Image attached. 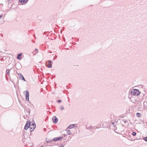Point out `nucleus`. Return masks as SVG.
<instances>
[{
  "instance_id": "1",
  "label": "nucleus",
  "mask_w": 147,
  "mask_h": 147,
  "mask_svg": "<svg viewBox=\"0 0 147 147\" xmlns=\"http://www.w3.org/2000/svg\"><path fill=\"white\" fill-rule=\"evenodd\" d=\"M131 93L133 95L138 96L140 94V92L139 91L138 89H132L131 91Z\"/></svg>"
},
{
  "instance_id": "2",
  "label": "nucleus",
  "mask_w": 147,
  "mask_h": 147,
  "mask_svg": "<svg viewBox=\"0 0 147 147\" xmlns=\"http://www.w3.org/2000/svg\"><path fill=\"white\" fill-rule=\"evenodd\" d=\"M31 122L30 121H27V122L25 125L24 129L26 130L28 129L30 126V125H31Z\"/></svg>"
},
{
  "instance_id": "3",
  "label": "nucleus",
  "mask_w": 147,
  "mask_h": 147,
  "mask_svg": "<svg viewBox=\"0 0 147 147\" xmlns=\"http://www.w3.org/2000/svg\"><path fill=\"white\" fill-rule=\"evenodd\" d=\"M26 93V100L28 101L29 100V93L28 90H26L24 92Z\"/></svg>"
},
{
  "instance_id": "4",
  "label": "nucleus",
  "mask_w": 147,
  "mask_h": 147,
  "mask_svg": "<svg viewBox=\"0 0 147 147\" xmlns=\"http://www.w3.org/2000/svg\"><path fill=\"white\" fill-rule=\"evenodd\" d=\"M63 137H55L54 138L53 140V141L57 142L59 140H61L63 139Z\"/></svg>"
},
{
  "instance_id": "5",
  "label": "nucleus",
  "mask_w": 147,
  "mask_h": 147,
  "mask_svg": "<svg viewBox=\"0 0 147 147\" xmlns=\"http://www.w3.org/2000/svg\"><path fill=\"white\" fill-rule=\"evenodd\" d=\"M52 120L55 124L57 123L58 121V118L55 116H54L52 118Z\"/></svg>"
},
{
  "instance_id": "6",
  "label": "nucleus",
  "mask_w": 147,
  "mask_h": 147,
  "mask_svg": "<svg viewBox=\"0 0 147 147\" xmlns=\"http://www.w3.org/2000/svg\"><path fill=\"white\" fill-rule=\"evenodd\" d=\"M136 106L137 107V109L138 110H140L141 109L142 107V104H141V103L140 102H138L136 104Z\"/></svg>"
},
{
  "instance_id": "7",
  "label": "nucleus",
  "mask_w": 147,
  "mask_h": 147,
  "mask_svg": "<svg viewBox=\"0 0 147 147\" xmlns=\"http://www.w3.org/2000/svg\"><path fill=\"white\" fill-rule=\"evenodd\" d=\"M29 127L30 128V129L29 131L30 133V135H31V132L33 131L35 129H34V127H33L31 125H30V126Z\"/></svg>"
},
{
  "instance_id": "8",
  "label": "nucleus",
  "mask_w": 147,
  "mask_h": 147,
  "mask_svg": "<svg viewBox=\"0 0 147 147\" xmlns=\"http://www.w3.org/2000/svg\"><path fill=\"white\" fill-rule=\"evenodd\" d=\"M18 75L19 76H20V78L21 80H24V81H25L26 80L24 77V76H22V74H18Z\"/></svg>"
},
{
  "instance_id": "9",
  "label": "nucleus",
  "mask_w": 147,
  "mask_h": 147,
  "mask_svg": "<svg viewBox=\"0 0 147 147\" xmlns=\"http://www.w3.org/2000/svg\"><path fill=\"white\" fill-rule=\"evenodd\" d=\"M22 53L18 54L17 56V58L18 59L21 60L22 59Z\"/></svg>"
},
{
  "instance_id": "10",
  "label": "nucleus",
  "mask_w": 147,
  "mask_h": 147,
  "mask_svg": "<svg viewBox=\"0 0 147 147\" xmlns=\"http://www.w3.org/2000/svg\"><path fill=\"white\" fill-rule=\"evenodd\" d=\"M49 64L47 67L49 68H51L52 67V62L51 60L48 61Z\"/></svg>"
},
{
  "instance_id": "11",
  "label": "nucleus",
  "mask_w": 147,
  "mask_h": 147,
  "mask_svg": "<svg viewBox=\"0 0 147 147\" xmlns=\"http://www.w3.org/2000/svg\"><path fill=\"white\" fill-rule=\"evenodd\" d=\"M28 0H19V1L20 2L22 3L25 4L28 1Z\"/></svg>"
},
{
  "instance_id": "12",
  "label": "nucleus",
  "mask_w": 147,
  "mask_h": 147,
  "mask_svg": "<svg viewBox=\"0 0 147 147\" xmlns=\"http://www.w3.org/2000/svg\"><path fill=\"white\" fill-rule=\"evenodd\" d=\"M75 125H74L73 124H71L68 126L67 128H69V129H71L73 128V127H74Z\"/></svg>"
},
{
  "instance_id": "13",
  "label": "nucleus",
  "mask_w": 147,
  "mask_h": 147,
  "mask_svg": "<svg viewBox=\"0 0 147 147\" xmlns=\"http://www.w3.org/2000/svg\"><path fill=\"white\" fill-rule=\"evenodd\" d=\"M46 141L47 142V143H50V142H53V140H49V139H48L47 140V139L46 140Z\"/></svg>"
},
{
  "instance_id": "14",
  "label": "nucleus",
  "mask_w": 147,
  "mask_h": 147,
  "mask_svg": "<svg viewBox=\"0 0 147 147\" xmlns=\"http://www.w3.org/2000/svg\"><path fill=\"white\" fill-rule=\"evenodd\" d=\"M51 143L49 145V146H53L55 145V144L54 142H50Z\"/></svg>"
},
{
  "instance_id": "15",
  "label": "nucleus",
  "mask_w": 147,
  "mask_h": 147,
  "mask_svg": "<svg viewBox=\"0 0 147 147\" xmlns=\"http://www.w3.org/2000/svg\"><path fill=\"white\" fill-rule=\"evenodd\" d=\"M67 135L71 134V131L69 130H67Z\"/></svg>"
},
{
  "instance_id": "16",
  "label": "nucleus",
  "mask_w": 147,
  "mask_h": 147,
  "mask_svg": "<svg viewBox=\"0 0 147 147\" xmlns=\"http://www.w3.org/2000/svg\"><path fill=\"white\" fill-rule=\"evenodd\" d=\"M10 70L9 69H7L6 70V74H7L8 75H9V73L10 72Z\"/></svg>"
},
{
  "instance_id": "17",
  "label": "nucleus",
  "mask_w": 147,
  "mask_h": 147,
  "mask_svg": "<svg viewBox=\"0 0 147 147\" xmlns=\"http://www.w3.org/2000/svg\"><path fill=\"white\" fill-rule=\"evenodd\" d=\"M31 125L33 127H34V129H35L36 127V125L35 123H32V125Z\"/></svg>"
},
{
  "instance_id": "18",
  "label": "nucleus",
  "mask_w": 147,
  "mask_h": 147,
  "mask_svg": "<svg viewBox=\"0 0 147 147\" xmlns=\"http://www.w3.org/2000/svg\"><path fill=\"white\" fill-rule=\"evenodd\" d=\"M136 115L138 117H140L141 116V114L140 113H136Z\"/></svg>"
},
{
  "instance_id": "19",
  "label": "nucleus",
  "mask_w": 147,
  "mask_h": 147,
  "mask_svg": "<svg viewBox=\"0 0 147 147\" xmlns=\"http://www.w3.org/2000/svg\"><path fill=\"white\" fill-rule=\"evenodd\" d=\"M86 128L87 129H93V127L92 126H90V127H86Z\"/></svg>"
},
{
  "instance_id": "20",
  "label": "nucleus",
  "mask_w": 147,
  "mask_h": 147,
  "mask_svg": "<svg viewBox=\"0 0 147 147\" xmlns=\"http://www.w3.org/2000/svg\"><path fill=\"white\" fill-rule=\"evenodd\" d=\"M136 133L135 132H133L132 133V135L133 136H135L136 135Z\"/></svg>"
},
{
  "instance_id": "21",
  "label": "nucleus",
  "mask_w": 147,
  "mask_h": 147,
  "mask_svg": "<svg viewBox=\"0 0 147 147\" xmlns=\"http://www.w3.org/2000/svg\"><path fill=\"white\" fill-rule=\"evenodd\" d=\"M60 109H61V110H63L64 109V107L63 106H60Z\"/></svg>"
},
{
  "instance_id": "22",
  "label": "nucleus",
  "mask_w": 147,
  "mask_h": 147,
  "mask_svg": "<svg viewBox=\"0 0 147 147\" xmlns=\"http://www.w3.org/2000/svg\"><path fill=\"white\" fill-rule=\"evenodd\" d=\"M143 140L147 142V137H145L143 138Z\"/></svg>"
},
{
  "instance_id": "23",
  "label": "nucleus",
  "mask_w": 147,
  "mask_h": 147,
  "mask_svg": "<svg viewBox=\"0 0 147 147\" xmlns=\"http://www.w3.org/2000/svg\"><path fill=\"white\" fill-rule=\"evenodd\" d=\"M64 146V145H63V144H61L60 145V146L58 145V146H59V147H63Z\"/></svg>"
},
{
  "instance_id": "24",
  "label": "nucleus",
  "mask_w": 147,
  "mask_h": 147,
  "mask_svg": "<svg viewBox=\"0 0 147 147\" xmlns=\"http://www.w3.org/2000/svg\"><path fill=\"white\" fill-rule=\"evenodd\" d=\"M122 121L125 123L127 122V120L123 119L122 120Z\"/></svg>"
},
{
  "instance_id": "25",
  "label": "nucleus",
  "mask_w": 147,
  "mask_h": 147,
  "mask_svg": "<svg viewBox=\"0 0 147 147\" xmlns=\"http://www.w3.org/2000/svg\"><path fill=\"white\" fill-rule=\"evenodd\" d=\"M143 104H144V107L145 105H146L147 104V102H143Z\"/></svg>"
},
{
  "instance_id": "26",
  "label": "nucleus",
  "mask_w": 147,
  "mask_h": 147,
  "mask_svg": "<svg viewBox=\"0 0 147 147\" xmlns=\"http://www.w3.org/2000/svg\"><path fill=\"white\" fill-rule=\"evenodd\" d=\"M57 102L59 103H61V100H59Z\"/></svg>"
},
{
  "instance_id": "27",
  "label": "nucleus",
  "mask_w": 147,
  "mask_h": 147,
  "mask_svg": "<svg viewBox=\"0 0 147 147\" xmlns=\"http://www.w3.org/2000/svg\"><path fill=\"white\" fill-rule=\"evenodd\" d=\"M73 124L76 125H74V127H77V126H78V124Z\"/></svg>"
},
{
  "instance_id": "28",
  "label": "nucleus",
  "mask_w": 147,
  "mask_h": 147,
  "mask_svg": "<svg viewBox=\"0 0 147 147\" xmlns=\"http://www.w3.org/2000/svg\"><path fill=\"white\" fill-rule=\"evenodd\" d=\"M43 130L45 131L47 130V129L45 128H44L43 129Z\"/></svg>"
},
{
  "instance_id": "29",
  "label": "nucleus",
  "mask_w": 147,
  "mask_h": 147,
  "mask_svg": "<svg viewBox=\"0 0 147 147\" xmlns=\"http://www.w3.org/2000/svg\"><path fill=\"white\" fill-rule=\"evenodd\" d=\"M115 123L114 122H112V124L113 125H115Z\"/></svg>"
},
{
  "instance_id": "30",
  "label": "nucleus",
  "mask_w": 147,
  "mask_h": 147,
  "mask_svg": "<svg viewBox=\"0 0 147 147\" xmlns=\"http://www.w3.org/2000/svg\"><path fill=\"white\" fill-rule=\"evenodd\" d=\"M38 51V49H35V51Z\"/></svg>"
},
{
  "instance_id": "31",
  "label": "nucleus",
  "mask_w": 147,
  "mask_h": 147,
  "mask_svg": "<svg viewBox=\"0 0 147 147\" xmlns=\"http://www.w3.org/2000/svg\"><path fill=\"white\" fill-rule=\"evenodd\" d=\"M3 16L2 15H0V18H1Z\"/></svg>"
},
{
  "instance_id": "32",
  "label": "nucleus",
  "mask_w": 147,
  "mask_h": 147,
  "mask_svg": "<svg viewBox=\"0 0 147 147\" xmlns=\"http://www.w3.org/2000/svg\"><path fill=\"white\" fill-rule=\"evenodd\" d=\"M63 136L64 137H65L66 136V135L65 134H64Z\"/></svg>"
},
{
  "instance_id": "33",
  "label": "nucleus",
  "mask_w": 147,
  "mask_h": 147,
  "mask_svg": "<svg viewBox=\"0 0 147 147\" xmlns=\"http://www.w3.org/2000/svg\"><path fill=\"white\" fill-rule=\"evenodd\" d=\"M33 144H32V145H31V146H30V147H33Z\"/></svg>"
},
{
  "instance_id": "34",
  "label": "nucleus",
  "mask_w": 147,
  "mask_h": 147,
  "mask_svg": "<svg viewBox=\"0 0 147 147\" xmlns=\"http://www.w3.org/2000/svg\"><path fill=\"white\" fill-rule=\"evenodd\" d=\"M55 58H56L57 57V55H55Z\"/></svg>"
},
{
  "instance_id": "35",
  "label": "nucleus",
  "mask_w": 147,
  "mask_h": 147,
  "mask_svg": "<svg viewBox=\"0 0 147 147\" xmlns=\"http://www.w3.org/2000/svg\"><path fill=\"white\" fill-rule=\"evenodd\" d=\"M60 144H57V145L58 146V145H59V146H60Z\"/></svg>"
},
{
  "instance_id": "36",
  "label": "nucleus",
  "mask_w": 147,
  "mask_h": 147,
  "mask_svg": "<svg viewBox=\"0 0 147 147\" xmlns=\"http://www.w3.org/2000/svg\"><path fill=\"white\" fill-rule=\"evenodd\" d=\"M55 59V57H54V58H53V59L54 60Z\"/></svg>"
},
{
  "instance_id": "37",
  "label": "nucleus",
  "mask_w": 147,
  "mask_h": 147,
  "mask_svg": "<svg viewBox=\"0 0 147 147\" xmlns=\"http://www.w3.org/2000/svg\"><path fill=\"white\" fill-rule=\"evenodd\" d=\"M24 131L23 130V132H24Z\"/></svg>"
},
{
  "instance_id": "38",
  "label": "nucleus",
  "mask_w": 147,
  "mask_h": 147,
  "mask_svg": "<svg viewBox=\"0 0 147 147\" xmlns=\"http://www.w3.org/2000/svg\"><path fill=\"white\" fill-rule=\"evenodd\" d=\"M24 137H25V136L24 135Z\"/></svg>"
},
{
  "instance_id": "39",
  "label": "nucleus",
  "mask_w": 147,
  "mask_h": 147,
  "mask_svg": "<svg viewBox=\"0 0 147 147\" xmlns=\"http://www.w3.org/2000/svg\"><path fill=\"white\" fill-rule=\"evenodd\" d=\"M64 140H66V138H65V139H64Z\"/></svg>"
},
{
  "instance_id": "40",
  "label": "nucleus",
  "mask_w": 147,
  "mask_h": 147,
  "mask_svg": "<svg viewBox=\"0 0 147 147\" xmlns=\"http://www.w3.org/2000/svg\"><path fill=\"white\" fill-rule=\"evenodd\" d=\"M65 142H67V141H65Z\"/></svg>"
}]
</instances>
